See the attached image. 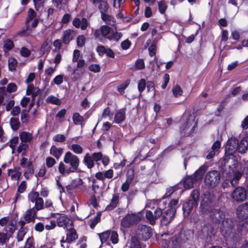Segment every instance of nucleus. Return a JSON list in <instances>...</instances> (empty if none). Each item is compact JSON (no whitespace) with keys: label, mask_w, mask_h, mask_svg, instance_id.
I'll return each instance as SVG.
<instances>
[{"label":"nucleus","mask_w":248,"mask_h":248,"mask_svg":"<svg viewBox=\"0 0 248 248\" xmlns=\"http://www.w3.org/2000/svg\"><path fill=\"white\" fill-rule=\"evenodd\" d=\"M19 138L21 141L30 142L33 138L32 134L26 131H22L19 133Z\"/></svg>","instance_id":"31"},{"label":"nucleus","mask_w":248,"mask_h":248,"mask_svg":"<svg viewBox=\"0 0 248 248\" xmlns=\"http://www.w3.org/2000/svg\"><path fill=\"white\" fill-rule=\"evenodd\" d=\"M241 177L242 174L240 172L237 171L235 172L232 179L230 181V183L233 186H235L237 184L239 180L241 178Z\"/></svg>","instance_id":"46"},{"label":"nucleus","mask_w":248,"mask_h":248,"mask_svg":"<svg viewBox=\"0 0 248 248\" xmlns=\"http://www.w3.org/2000/svg\"><path fill=\"white\" fill-rule=\"evenodd\" d=\"M85 37L84 35H79L77 40L78 46L82 47L85 44Z\"/></svg>","instance_id":"57"},{"label":"nucleus","mask_w":248,"mask_h":248,"mask_svg":"<svg viewBox=\"0 0 248 248\" xmlns=\"http://www.w3.org/2000/svg\"><path fill=\"white\" fill-rule=\"evenodd\" d=\"M172 91L173 95L176 97L181 96L183 93V90L179 85H176L173 87Z\"/></svg>","instance_id":"51"},{"label":"nucleus","mask_w":248,"mask_h":248,"mask_svg":"<svg viewBox=\"0 0 248 248\" xmlns=\"http://www.w3.org/2000/svg\"><path fill=\"white\" fill-rule=\"evenodd\" d=\"M158 10L161 14H164L167 8V5L164 0H160L158 2Z\"/></svg>","instance_id":"47"},{"label":"nucleus","mask_w":248,"mask_h":248,"mask_svg":"<svg viewBox=\"0 0 248 248\" xmlns=\"http://www.w3.org/2000/svg\"><path fill=\"white\" fill-rule=\"evenodd\" d=\"M101 214L99 212L97 215L91 220L90 224V227L93 229L96 224L100 221L101 218Z\"/></svg>","instance_id":"43"},{"label":"nucleus","mask_w":248,"mask_h":248,"mask_svg":"<svg viewBox=\"0 0 248 248\" xmlns=\"http://www.w3.org/2000/svg\"><path fill=\"white\" fill-rule=\"evenodd\" d=\"M220 180V174L216 170L208 171L204 177V183L210 188H214L217 186Z\"/></svg>","instance_id":"5"},{"label":"nucleus","mask_w":248,"mask_h":248,"mask_svg":"<svg viewBox=\"0 0 248 248\" xmlns=\"http://www.w3.org/2000/svg\"><path fill=\"white\" fill-rule=\"evenodd\" d=\"M28 199L30 202L34 203V206L32 208L39 211L44 208V201L41 197H39L38 192L31 191L28 194Z\"/></svg>","instance_id":"8"},{"label":"nucleus","mask_w":248,"mask_h":248,"mask_svg":"<svg viewBox=\"0 0 248 248\" xmlns=\"http://www.w3.org/2000/svg\"><path fill=\"white\" fill-rule=\"evenodd\" d=\"M65 137L62 134H57L55 135L53 140L56 142H62L65 140Z\"/></svg>","instance_id":"61"},{"label":"nucleus","mask_w":248,"mask_h":248,"mask_svg":"<svg viewBox=\"0 0 248 248\" xmlns=\"http://www.w3.org/2000/svg\"><path fill=\"white\" fill-rule=\"evenodd\" d=\"M63 75H59L56 76L53 80V82L54 84L59 85L63 82Z\"/></svg>","instance_id":"59"},{"label":"nucleus","mask_w":248,"mask_h":248,"mask_svg":"<svg viewBox=\"0 0 248 248\" xmlns=\"http://www.w3.org/2000/svg\"><path fill=\"white\" fill-rule=\"evenodd\" d=\"M17 90V86L14 83H9L6 88V90L8 93H11L15 92Z\"/></svg>","instance_id":"58"},{"label":"nucleus","mask_w":248,"mask_h":248,"mask_svg":"<svg viewBox=\"0 0 248 248\" xmlns=\"http://www.w3.org/2000/svg\"><path fill=\"white\" fill-rule=\"evenodd\" d=\"M176 210L172 208L171 210H166L162 215L161 222L163 225L166 226L168 225L172 220Z\"/></svg>","instance_id":"15"},{"label":"nucleus","mask_w":248,"mask_h":248,"mask_svg":"<svg viewBox=\"0 0 248 248\" xmlns=\"http://www.w3.org/2000/svg\"><path fill=\"white\" fill-rule=\"evenodd\" d=\"M39 210H36L35 208H30L27 210L24 216V218L26 221L27 223H34L35 218L36 217L37 212Z\"/></svg>","instance_id":"16"},{"label":"nucleus","mask_w":248,"mask_h":248,"mask_svg":"<svg viewBox=\"0 0 248 248\" xmlns=\"http://www.w3.org/2000/svg\"><path fill=\"white\" fill-rule=\"evenodd\" d=\"M110 240L113 244H116L118 242V234L114 231L111 232L110 233Z\"/></svg>","instance_id":"60"},{"label":"nucleus","mask_w":248,"mask_h":248,"mask_svg":"<svg viewBox=\"0 0 248 248\" xmlns=\"http://www.w3.org/2000/svg\"><path fill=\"white\" fill-rule=\"evenodd\" d=\"M102 154L101 152L94 153L91 156L93 159V161L97 162L102 158Z\"/></svg>","instance_id":"64"},{"label":"nucleus","mask_w":248,"mask_h":248,"mask_svg":"<svg viewBox=\"0 0 248 248\" xmlns=\"http://www.w3.org/2000/svg\"><path fill=\"white\" fill-rule=\"evenodd\" d=\"M79 159L78 156L68 151L63 156V161L59 163V172L63 176H67L74 172L78 168Z\"/></svg>","instance_id":"1"},{"label":"nucleus","mask_w":248,"mask_h":248,"mask_svg":"<svg viewBox=\"0 0 248 248\" xmlns=\"http://www.w3.org/2000/svg\"><path fill=\"white\" fill-rule=\"evenodd\" d=\"M36 13L32 9L30 8L28 13V16L25 21L26 28L23 29L17 33L21 36L27 37L31 35L32 30L30 27V22L34 18H36Z\"/></svg>","instance_id":"6"},{"label":"nucleus","mask_w":248,"mask_h":248,"mask_svg":"<svg viewBox=\"0 0 248 248\" xmlns=\"http://www.w3.org/2000/svg\"><path fill=\"white\" fill-rule=\"evenodd\" d=\"M40 93V90L38 87H35L32 84L28 85L26 91V94L28 95H31L32 101L35 99V97Z\"/></svg>","instance_id":"23"},{"label":"nucleus","mask_w":248,"mask_h":248,"mask_svg":"<svg viewBox=\"0 0 248 248\" xmlns=\"http://www.w3.org/2000/svg\"><path fill=\"white\" fill-rule=\"evenodd\" d=\"M238 217L242 219L248 218V204H243L239 206L236 210Z\"/></svg>","instance_id":"17"},{"label":"nucleus","mask_w":248,"mask_h":248,"mask_svg":"<svg viewBox=\"0 0 248 248\" xmlns=\"http://www.w3.org/2000/svg\"><path fill=\"white\" fill-rule=\"evenodd\" d=\"M197 182L196 179L192 176L186 177L184 180V186L185 189H189L193 187L194 184Z\"/></svg>","instance_id":"29"},{"label":"nucleus","mask_w":248,"mask_h":248,"mask_svg":"<svg viewBox=\"0 0 248 248\" xmlns=\"http://www.w3.org/2000/svg\"><path fill=\"white\" fill-rule=\"evenodd\" d=\"M200 193L197 190H194L191 193L190 199L185 202L183 207L184 216L187 217L193 207L198 205Z\"/></svg>","instance_id":"4"},{"label":"nucleus","mask_w":248,"mask_h":248,"mask_svg":"<svg viewBox=\"0 0 248 248\" xmlns=\"http://www.w3.org/2000/svg\"><path fill=\"white\" fill-rule=\"evenodd\" d=\"M46 101L47 103H50L57 105H59L61 104V101L60 99L52 95H50L47 97L46 99Z\"/></svg>","instance_id":"45"},{"label":"nucleus","mask_w":248,"mask_h":248,"mask_svg":"<svg viewBox=\"0 0 248 248\" xmlns=\"http://www.w3.org/2000/svg\"><path fill=\"white\" fill-rule=\"evenodd\" d=\"M66 230L67 232L65 241L69 243L75 241L78 238V235L76 231L73 228V225L68 227Z\"/></svg>","instance_id":"18"},{"label":"nucleus","mask_w":248,"mask_h":248,"mask_svg":"<svg viewBox=\"0 0 248 248\" xmlns=\"http://www.w3.org/2000/svg\"><path fill=\"white\" fill-rule=\"evenodd\" d=\"M19 141V139L18 137L16 136L14 137L13 138H12L10 141H9V146L12 149L13 151H14L16 147L17 144H18Z\"/></svg>","instance_id":"52"},{"label":"nucleus","mask_w":248,"mask_h":248,"mask_svg":"<svg viewBox=\"0 0 248 248\" xmlns=\"http://www.w3.org/2000/svg\"><path fill=\"white\" fill-rule=\"evenodd\" d=\"M238 140L235 138L228 140L225 147L226 153L229 155H232L238 151Z\"/></svg>","instance_id":"12"},{"label":"nucleus","mask_w":248,"mask_h":248,"mask_svg":"<svg viewBox=\"0 0 248 248\" xmlns=\"http://www.w3.org/2000/svg\"><path fill=\"white\" fill-rule=\"evenodd\" d=\"M122 36V33L121 32H118L117 31L112 32L111 35L108 37L107 38L111 41H114L116 42H118L119 41L120 38Z\"/></svg>","instance_id":"42"},{"label":"nucleus","mask_w":248,"mask_h":248,"mask_svg":"<svg viewBox=\"0 0 248 248\" xmlns=\"http://www.w3.org/2000/svg\"><path fill=\"white\" fill-rule=\"evenodd\" d=\"M25 168L24 175L27 179L30 178L34 172L33 167L31 162H29Z\"/></svg>","instance_id":"32"},{"label":"nucleus","mask_w":248,"mask_h":248,"mask_svg":"<svg viewBox=\"0 0 248 248\" xmlns=\"http://www.w3.org/2000/svg\"><path fill=\"white\" fill-rule=\"evenodd\" d=\"M100 31L102 35L106 37L110 32V28L107 25H102L100 27Z\"/></svg>","instance_id":"48"},{"label":"nucleus","mask_w":248,"mask_h":248,"mask_svg":"<svg viewBox=\"0 0 248 248\" xmlns=\"http://www.w3.org/2000/svg\"><path fill=\"white\" fill-rule=\"evenodd\" d=\"M136 234L140 239L146 241L152 235L153 230L150 226L140 224L138 226Z\"/></svg>","instance_id":"9"},{"label":"nucleus","mask_w":248,"mask_h":248,"mask_svg":"<svg viewBox=\"0 0 248 248\" xmlns=\"http://www.w3.org/2000/svg\"><path fill=\"white\" fill-rule=\"evenodd\" d=\"M73 25L77 28L80 27L82 30H85L87 29L89 23L85 18H83L81 20L78 18H75L73 21Z\"/></svg>","instance_id":"21"},{"label":"nucleus","mask_w":248,"mask_h":248,"mask_svg":"<svg viewBox=\"0 0 248 248\" xmlns=\"http://www.w3.org/2000/svg\"><path fill=\"white\" fill-rule=\"evenodd\" d=\"M57 218V223L58 226L65 228L70 227L73 225V221L67 216L62 214L59 215Z\"/></svg>","instance_id":"13"},{"label":"nucleus","mask_w":248,"mask_h":248,"mask_svg":"<svg viewBox=\"0 0 248 248\" xmlns=\"http://www.w3.org/2000/svg\"><path fill=\"white\" fill-rule=\"evenodd\" d=\"M110 231H107L106 232L98 234L100 241L102 243H104L107 241L110 234Z\"/></svg>","instance_id":"44"},{"label":"nucleus","mask_w":248,"mask_h":248,"mask_svg":"<svg viewBox=\"0 0 248 248\" xmlns=\"http://www.w3.org/2000/svg\"><path fill=\"white\" fill-rule=\"evenodd\" d=\"M108 5L106 1H101L98 6V9L101 13V15L108 13Z\"/></svg>","instance_id":"39"},{"label":"nucleus","mask_w":248,"mask_h":248,"mask_svg":"<svg viewBox=\"0 0 248 248\" xmlns=\"http://www.w3.org/2000/svg\"><path fill=\"white\" fill-rule=\"evenodd\" d=\"M92 190L94 194L97 195L98 197L100 198L102 196V189L98 185L93 184L92 186Z\"/></svg>","instance_id":"55"},{"label":"nucleus","mask_w":248,"mask_h":248,"mask_svg":"<svg viewBox=\"0 0 248 248\" xmlns=\"http://www.w3.org/2000/svg\"><path fill=\"white\" fill-rule=\"evenodd\" d=\"M208 215L211 219L215 223L220 222L225 218L224 213L219 209L214 208Z\"/></svg>","instance_id":"14"},{"label":"nucleus","mask_w":248,"mask_h":248,"mask_svg":"<svg viewBox=\"0 0 248 248\" xmlns=\"http://www.w3.org/2000/svg\"><path fill=\"white\" fill-rule=\"evenodd\" d=\"M72 119L75 124L83 125L84 119L78 113H74Z\"/></svg>","instance_id":"34"},{"label":"nucleus","mask_w":248,"mask_h":248,"mask_svg":"<svg viewBox=\"0 0 248 248\" xmlns=\"http://www.w3.org/2000/svg\"><path fill=\"white\" fill-rule=\"evenodd\" d=\"M158 242L163 248H178L180 242L177 237H170L168 233H164L158 237Z\"/></svg>","instance_id":"2"},{"label":"nucleus","mask_w":248,"mask_h":248,"mask_svg":"<svg viewBox=\"0 0 248 248\" xmlns=\"http://www.w3.org/2000/svg\"><path fill=\"white\" fill-rule=\"evenodd\" d=\"M70 149L76 154H81L83 152L82 148L79 145L77 144H72Z\"/></svg>","instance_id":"50"},{"label":"nucleus","mask_w":248,"mask_h":248,"mask_svg":"<svg viewBox=\"0 0 248 248\" xmlns=\"http://www.w3.org/2000/svg\"><path fill=\"white\" fill-rule=\"evenodd\" d=\"M162 206L161 204L159 207L155 209L154 212L148 210L146 212V217L149 221L150 223L153 225L155 223V221L162 214ZM163 208V206H162Z\"/></svg>","instance_id":"10"},{"label":"nucleus","mask_w":248,"mask_h":248,"mask_svg":"<svg viewBox=\"0 0 248 248\" xmlns=\"http://www.w3.org/2000/svg\"><path fill=\"white\" fill-rule=\"evenodd\" d=\"M28 231L27 228H20L16 234V239L18 242L23 241L24 237Z\"/></svg>","instance_id":"36"},{"label":"nucleus","mask_w":248,"mask_h":248,"mask_svg":"<svg viewBox=\"0 0 248 248\" xmlns=\"http://www.w3.org/2000/svg\"><path fill=\"white\" fill-rule=\"evenodd\" d=\"M11 234L3 232H0V246L7 248V243L9 242Z\"/></svg>","instance_id":"30"},{"label":"nucleus","mask_w":248,"mask_h":248,"mask_svg":"<svg viewBox=\"0 0 248 248\" xmlns=\"http://www.w3.org/2000/svg\"><path fill=\"white\" fill-rule=\"evenodd\" d=\"M119 196L116 195H113L111 200L110 203L106 207V209L111 210L115 208L118 204Z\"/></svg>","instance_id":"37"},{"label":"nucleus","mask_w":248,"mask_h":248,"mask_svg":"<svg viewBox=\"0 0 248 248\" xmlns=\"http://www.w3.org/2000/svg\"><path fill=\"white\" fill-rule=\"evenodd\" d=\"M221 143L219 140H217L215 142L211 147V151L207 155L206 158L210 159L213 158L216 154L218 153L219 150L220 148Z\"/></svg>","instance_id":"24"},{"label":"nucleus","mask_w":248,"mask_h":248,"mask_svg":"<svg viewBox=\"0 0 248 248\" xmlns=\"http://www.w3.org/2000/svg\"><path fill=\"white\" fill-rule=\"evenodd\" d=\"M141 219V216L140 214H128L122 219L121 226L125 228H129L139 223Z\"/></svg>","instance_id":"7"},{"label":"nucleus","mask_w":248,"mask_h":248,"mask_svg":"<svg viewBox=\"0 0 248 248\" xmlns=\"http://www.w3.org/2000/svg\"><path fill=\"white\" fill-rule=\"evenodd\" d=\"M83 162L88 169H92L94 166V161L92 157L87 153L84 157Z\"/></svg>","instance_id":"33"},{"label":"nucleus","mask_w":248,"mask_h":248,"mask_svg":"<svg viewBox=\"0 0 248 248\" xmlns=\"http://www.w3.org/2000/svg\"><path fill=\"white\" fill-rule=\"evenodd\" d=\"M7 173L13 181H18L21 175V171L19 167H16L13 169H8Z\"/></svg>","instance_id":"19"},{"label":"nucleus","mask_w":248,"mask_h":248,"mask_svg":"<svg viewBox=\"0 0 248 248\" xmlns=\"http://www.w3.org/2000/svg\"><path fill=\"white\" fill-rule=\"evenodd\" d=\"M31 51L26 47H22L20 50V54L24 57H28L31 54Z\"/></svg>","instance_id":"62"},{"label":"nucleus","mask_w":248,"mask_h":248,"mask_svg":"<svg viewBox=\"0 0 248 248\" xmlns=\"http://www.w3.org/2000/svg\"><path fill=\"white\" fill-rule=\"evenodd\" d=\"M17 65L16 60L14 57H10L8 59V68L11 71L16 70Z\"/></svg>","instance_id":"41"},{"label":"nucleus","mask_w":248,"mask_h":248,"mask_svg":"<svg viewBox=\"0 0 248 248\" xmlns=\"http://www.w3.org/2000/svg\"><path fill=\"white\" fill-rule=\"evenodd\" d=\"M208 168L207 165H203L194 174V178L197 181L198 180H201L202 177L207 170Z\"/></svg>","instance_id":"25"},{"label":"nucleus","mask_w":248,"mask_h":248,"mask_svg":"<svg viewBox=\"0 0 248 248\" xmlns=\"http://www.w3.org/2000/svg\"><path fill=\"white\" fill-rule=\"evenodd\" d=\"M56 163L55 159L52 157L48 156L46 158V164L47 168H50L53 167Z\"/></svg>","instance_id":"53"},{"label":"nucleus","mask_w":248,"mask_h":248,"mask_svg":"<svg viewBox=\"0 0 248 248\" xmlns=\"http://www.w3.org/2000/svg\"><path fill=\"white\" fill-rule=\"evenodd\" d=\"M125 119V113L124 111L119 110L116 112L114 117V120L116 123L119 124Z\"/></svg>","instance_id":"40"},{"label":"nucleus","mask_w":248,"mask_h":248,"mask_svg":"<svg viewBox=\"0 0 248 248\" xmlns=\"http://www.w3.org/2000/svg\"><path fill=\"white\" fill-rule=\"evenodd\" d=\"M213 198V195L209 192H207L204 193L200 205V211L203 214L208 215L214 209Z\"/></svg>","instance_id":"3"},{"label":"nucleus","mask_w":248,"mask_h":248,"mask_svg":"<svg viewBox=\"0 0 248 248\" xmlns=\"http://www.w3.org/2000/svg\"><path fill=\"white\" fill-rule=\"evenodd\" d=\"M63 149L62 148H58L52 145L50 149V154L56 159H59L63 153Z\"/></svg>","instance_id":"28"},{"label":"nucleus","mask_w":248,"mask_h":248,"mask_svg":"<svg viewBox=\"0 0 248 248\" xmlns=\"http://www.w3.org/2000/svg\"><path fill=\"white\" fill-rule=\"evenodd\" d=\"M130 248H142L139 239L135 236L132 237L129 242Z\"/></svg>","instance_id":"35"},{"label":"nucleus","mask_w":248,"mask_h":248,"mask_svg":"<svg viewBox=\"0 0 248 248\" xmlns=\"http://www.w3.org/2000/svg\"><path fill=\"white\" fill-rule=\"evenodd\" d=\"M75 35L74 31L68 29L63 32L62 41L64 44L67 45L73 39Z\"/></svg>","instance_id":"22"},{"label":"nucleus","mask_w":248,"mask_h":248,"mask_svg":"<svg viewBox=\"0 0 248 248\" xmlns=\"http://www.w3.org/2000/svg\"><path fill=\"white\" fill-rule=\"evenodd\" d=\"M231 197L236 202H243L247 198V191L244 187L239 186L233 190Z\"/></svg>","instance_id":"11"},{"label":"nucleus","mask_w":248,"mask_h":248,"mask_svg":"<svg viewBox=\"0 0 248 248\" xmlns=\"http://www.w3.org/2000/svg\"><path fill=\"white\" fill-rule=\"evenodd\" d=\"M33 239L32 237H29L24 245V248H34Z\"/></svg>","instance_id":"56"},{"label":"nucleus","mask_w":248,"mask_h":248,"mask_svg":"<svg viewBox=\"0 0 248 248\" xmlns=\"http://www.w3.org/2000/svg\"><path fill=\"white\" fill-rule=\"evenodd\" d=\"M10 124L11 128L13 130H17L20 127V122L18 118L12 117L10 120Z\"/></svg>","instance_id":"38"},{"label":"nucleus","mask_w":248,"mask_h":248,"mask_svg":"<svg viewBox=\"0 0 248 248\" xmlns=\"http://www.w3.org/2000/svg\"><path fill=\"white\" fill-rule=\"evenodd\" d=\"M20 112V108L16 106L13 108L11 111V114L13 116H16L19 114Z\"/></svg>","instance_id":"63"},{"label":"nucleus","mask_w":248,"mask_h":248,"mask_svg":"<svg viewBox=\"0 0 248 248\" xmlns=\"http://www.w3.org/2000/svg\"><path fill=\"white\" fill-rule=\"evenodd\" d=\"M101 18L104 22L108 25L114 26L115 24V18L112 16L108 14L107 13L101 15Z\"/></svg>","instance_id":"26"},{"label":"nucleus","mask_w":248,"mask_h":248,"mask_svg":"<svg viewBox=\"0 0 248 248\" xmlns=\"http://www.w3.org/2000/svg\"><path fill=\"white\" fill-rule=\"evenodd\" d=\"M129 83V80H127L118 87V90L121 94L123 95L124 94V90L127 87Z\"/></svg>","instance_id":"49"},{"label":"nucleus","mask_w":248,"mask_h":248,"mask_svg":"<svg viewBox=\"0 0 248 248\" xmlns=\"http://www.w3.org/2000/svg\"><path fill=\"white\" fill-rule=\"evenodd\" d=\"M134 178V171L132 170H129L127 173V179L125 183L123 184L121 186V189L123 191H127L130 186V184L132 182Z\"/></svg>","instance_id":"20"},{"label":"nucleus","mask_w":248,"mask_h":248,"mask_svg":"<svg viewBox=\"0 0 248 248\" xmlns=\"http://www.w3.org/2000/svg\"><path fill=\"white\" fill-rule=\"evenodd\" d=\"M248 150V139H243L240 142H238V152L244 154Z\"/></svg>","instance_id":"27"},{"label":"nucleus","mask_w":248,"mask_h":248,"mask_svg":"<svg viewBox=\"0 0 248 248\" xmlns=\"http://www.w3.org/2000/svg\"><path fill=\"white\" fill-rule=\"evenodd\" d=\"M29 147V145L27 142L21 141L17 149L18 153H20L22 151L26 150Z\"/></svg>","instance_id":"54"}]
</instances>
